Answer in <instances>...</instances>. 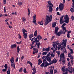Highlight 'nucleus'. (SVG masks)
Segmentation results:
<instances>
[{"label": "nucleus", "mask_w": 74, "mask_h": 74, "mask_svg": "<svg viewBox=\"0 0 74 74\" xmlns=\"http://www.w3.org/2000/svg\"><path fill=\"white\" fill-rule=\"evenodd\" d=\"M62 30H61L60 32L61 33H62V34L63 33L64 34V31H65V30H66V27H63V28H62Z\"/></svg>", "instance_id": "obj_15"}, {"label": "nucleus", "mask_w": 74, "mask_h": 74, "mask_svg": "<svg viewBox=\"0 0 74 74\" xmlns=\"http://www.w3.org/2000/svg\"><path fill=\"white\" fill-rule=\"evenodd\" d=\"M59 30V27H55V32L56 33L58 32V31Z\"/></svg>", "instance_id": "obj_19"}, {"label": "nucleus", "mask_w": 74, "mask_h": 74, "mask_svg": "<svg viewBox=\"0 0 74 74\" xmlns=\"http://www.w3.org/2000/svg\"><path fill=\"white\" fill-rule=\"evenodd\" d=\"M32 70H33V72L32 73V74H35L36 73V70L35 66H34V68L33 69H32Z\"/></svg>", "instance_id": "obj_14"}, {"label": "nucleus", "mask_w": 74, "mask_h": 74, "mask_svg": "<svg viewBox=\"0 0 74 74\" xmlns=\"http://www.w3.org/2000/svg\"><path fill=\"white\" fill-rule=\"evenodd\" d=\"M10 68H8V70L7 72V74H10Z\"/></svg>", "instance_id": "obj_28"}, {"label": "nucleus", "mask_w": 74, "mask_h": 74, "mask_svg": "<svg viewBox=\"0 0 74 74\" xmlns=\"http://www.w3.org/2000/svg\"><path fill=\"white\" fill-rule=\"evenodd\" d=\"M60 61H61L62 60H64L65 59V58L64 57V53H61V55L60 56Z\"/></svg>", "instance_id": "obj_6"}, {"label": "nucleus", "mask_w": 74, "mask_h": 74, "mask_svg": "<svg viewBox=\"0 0 74 74\" xmlns=\"http://www.w3.org/2000/svg\"><path fill=\"white\" fill-rule=\"evenodd\" d=\"M62 71L63 72L64 71H65V69L64 68L62 67Z\"/></svg>", "instance_id": "obj_57"}, {"label": "nucleus", "mask_w": 74, "mask_h": 74, "mask_svg": "<svg viewBox=\"0 0 74 74\" xmlns=\"http://www.w3.org/2000/svg\"><path fill=\"white\" fill-rule=\"evenodd\" d=\"M66 24L65 23H64L63 24H62V25L61 26V27L62 28H64V26H65L66 25Z\"/></svg>", "instance_id": "obj_39"}, {"label": "nucleus", "mask_w": 74, "mask_h": 74, "mask_svg": "<svg viewBox=\"0 0 74 74\" xmlns=\"http://www.w3.org/2000/svg\"><path fill=\"white\" fill-rule=\"evenodd\" d=\"M63 42H62V45L64 44V46L62 47L61 45H58V49L59 50L61 48V49L62 51H64V50L66 51V48L65 47H66L67 40H63Z\"/></svg>", "instance_id": "obj_1"}, {"label": "nucleus", "mask_w": 74, "mask_h": 74, "mask_svg": "<svg viewBox=\"0 0 74 74\" xmlns=\"http://www.w3.org/2000/svg\"><path fill=\"white\" fill-rule=\"evenodd\" d=\"M64 8V5L63 3H61L60 5H59V9L61 11H62Z\"/></svg>", "instance_id": "obj_7"}, {"label": "nucleus", "mask_w": 74, "mask_h": 74, "mask_svg": "<svg viewBox=\"0 0 74 74\" xmlns=\"http://www.w3.org/2000/svg\"><path fill=\"white\" fill-rule=\"evenodd\" d=\"M23 31V34H25V32H27V31L24 28H23V29L22 30Z\"/></svg>", "instance_id": "obj_26"}, {"label": "nucleus", "mask_w": 74, "mask_h": 74, "mask_svg": "<svg viewBox=\"0 0 74 74\" xmlns=\"http://www.w3.org/2000/svg\"><path fill=\"white\" fill-rule=\"evenodd\" d=\"M5 68V69H7L8 68V66L7 65V64H5V66H4Z\"/></svg>", "instance_id": "obj_48"}, {"label": "nucleus", "mask_w": 74, "mask_h": 74, "mask_svg": "<svg viewBox=\"0 0 74 74\" xmlns=\"http://www.w3.org/2000/svg\"><path fill=\"white\" fill-rule=\"evenodd\" d=\"M11 66H12L13 68H14V69L15 68L16 63H11Z\"/></svg>", "instance_id": "obj_17"}, {"label": "nucleus", "mask_w": 74, "mask_h": 74, "mask_svg": "<svg viewBox=\"0 0 74 74\" xmlns=\"http://www.w3.org/2000/svg\"><path fill=\"white\" fill-rule=\"evenodd\" d=\"M45 51H46V49L45 48H43L42 52H44Z\"/></svg>", "instance_id": "obj_47"}, {"label": "nucleus", "mask_w": 74, "mask_h": 74, "mask_svg": "<svg viewBox=\"0 0 74 74\" xmlns=\"http://www.w3.org/2000/svg\"><path fill=\"white\" fill-rule=\"evenodd\" d=\"M46 22L45 23V26H46L51 21L52 19V16L51 15L50 16V17L48 15L46 16Z\"/></svg>", "instance_id": "obj_3"}, {"label": "nucleus", "mask_w": 74, "mask_h": 74, "mask_svg": "<svg viewBox=\"0 0 74 74\" xmlns=\"http://www.w3.org/2000/svg\"><path fill=\"white\" fill-rule=\"evenodd\" d=\"M52 63L51 62H50L49 63H48L47 62H46V63H45V65L44 66V68L47 67L48 66H49L51 65Z\"/></svg>", "instance_id": "obj_8"}, {"label": "nucleus", "mask_w": 74, "mask_h": 74, "mask_svg": "<svg viewBox=\"0 0 74 74\" xmlns=\"http://www.w3.org/2000/svg\"><path fill=\"white\" fill-rule=\"evenodd\" d=\"M48 53V52L47 51L46 52H43L42 53V55H46Z\"/></svg>", "instance_id": "obj_38"}, {"label": "nucleus", "mask_w": 74, "mask_h": 74, "mask_svg": "<svg viewBox=\"0 0 74 74\" xmlns=\"http://www.w3.org/2000/svg\"><path fill=\"white\" fill-rule=\"evenodd\" d=\"M64 21L63 20H60V23L61 25H62L64 24Z\"/></svg>", "instance_id": "obj_21"}, {"label": "nucleus", "mask_w": 74, "mask_h": 74, "mask_svg": "<svg viewBox=\"0 0 74 74\" xmlns=\"http://www.w3.org/2000/svg\"><path fill=\"white\" fill-rule=\"evenodd\" d=\"M21 42H22V41H20V42H16V43H17V44H21Z\"/></svg>", "instance_id": "obj_58"}, {"label": "nucleus", "mask_w": 74, "mask_h": 74, "mask_svg": "<svg viewBox=\"0 0 74 74\" xmlns=\"http://www.w3.org/2000/svg\"><path fill=\"white\" fill-rule=\"evenodd\" d=\"M53 5H49V12H52L53 11Z\"/></svg>", "instance_id": "obj_11"}, {"label": "nucleus", "mask_w": 74, "mask_h": 74, "mask_svg": "<svg viewBox=\"0 0 74 74\" xmlns=\"http://www.w3.org/2000/svg\"><path fill=\"white\" fill-rule=\"evenodd\" d=\"M48 3L49 5H52V3L50 1H48Z\"/></svg>", "instance_id": "obj_54"}, {"label": "nucleus", "mask_w": 74, "mask_h": 74, "mask_svg": "<svg viewBox=\"0 0 74 74\" xmlns=\"http://www.w3.org/2000/svg\"><path fill=\"white\" fill-rule=\"evenodd\" d=\"M50 55H51V58H53L55 56V55L53 54V53H52L51 54H50Z\"/></svg>", "instance_id": "obj_34"}, {"label": "nucleus", "mask_w": 74, "mask_h": 74, "mask_svg": "<svg viewBox=\"0 0 74 74\" xmlns=\"http://www.w3.org/2000/svg\"><path fill=\"white\" fill-rule=\"evenodd\" d=\"M37 30L35 31V32H34V36L35 37H37Z\"/></svg>", "instance_id": "obj_29"}, {"label": "nucleus", "mask_w": 74, "mask_h": 74, "mask_svg": "<svg viewBox=\"0 0 74 74\" xmlns=\"http://www.w3.org/2000/svg\"><path fill=\"white\" fill-rule=\"evenodd\" d=\"M72 67H71V66H69L68 67V69L69 70H72Z\"/></svg>", "instance_id": "obj_42"}, {"label": "nucleus", "mask_w": 74, "mask_h": 74, "mask_svg": "<svg viewBox=\"0 0 74 74\" xmlns=\"http://www.w3.org/2000/svg\"><path fill=\"white\" fill-rule=\"evenodd\" d=\"M22 4V3L21 2H18V5L19 6H21Z\"/></svg>", "instance_id": "obj_43"}, {"label": "nucleus", "mask_w": 74, "mask_h": 74, "mask_svg": "<svg viewBox=\"0 0 74 74\" xmlns=\"http://www.w3.org/2000/svg\"><path fill=\"white\" fill-rule=\"evenodd\" d=\"M54 38H55V36H52V37H51V40H52L54 39Z\"/></svg>", "instance_id": "obj_60"}, {"label": "nucleus", "mask_w": 74, "mask_h": 74, "mask_svg": "<svg viewBox=\"0 0 74 74\" xmlns=\"http://www.w3.org/2000/svg\"><path fill=\"white\" fill-rule=\"evenodd\" d=\"M26 19L24 17H23L22 18V22H25L26 21Z\"/></svg>", "instance_id": "obj_18"}, {"label": "nucleus", "mask_w": 74, "mask_h": 74, "mask_svg": "<svg viewBox=\"0 0 74 74\" xmlns=\"http://www.w3.org/2000/svg\"><path fill=\"white\" fill-rule=\"evenodd\" d=\"M27 64H31L32 63L30 61H28L27 62Z\"/></svg>", "instance_id": "obj_49"}, {"label": "nucleus", "mask_w": 74, "mask_h": 74, "mask_svg": "<svg viewBox=\"0 0 74 74\" xmlns=\"http://www.w3.org/2000/svg\"><path fill=\"white\" fill-rule=\"evenodd\" d=\"M42 38L41 36H40V35H38L37 37L35 38V40L33 41V42H36V45H37V47L38 48H40L39 46L41 45V43H39L40 39H42Z\"/></svg>", "instance_id": "obj_2"}, {"label": "nucleus", "mask_w": 74, "mask_h": 74, "mask_svg": "<svg viewBox=\"0 0 74 74\" xmlns=\"http://www.w3.org/2000/svg\"><path fill=\"white\" fill-rule=\"evenodd\" d=\"M34 37V34H31L29 35V38H32Z\"/></svg>", "instance_id": "obj_30"}, {"label": "nucleus", "mask_w": 74, "mask_h": 74, "mask_svg": "<svg viewBox=\"0 0 74 74\" xmlns=\"http://www.w3.org/2000/svg\"><path fill=\"white\" fill-rule=\"evenodd\" d=\"M69 57H70V58L71 60H73V57L72 56H71Z\"/></svg>", "instance_id": "obj_52"}, {"label": "nucleus", "mask_w": 74, "mask_h": 74, "mask_svg": "<svg viewBox=\"0 0 74 74\" xmlns=\"http://www.w3.org/2000/svg\"><path fill=\"white\" fill-rule=\"evenodd\" d=\"M2 16H7L8 15L7 14H3L2 15Z\"/></svg>", "instance_id": "obj_61"}, {"label": "nucleus", "mask_w": 74, "mask_h": 74, "mask_svg": "<svg viewBox=\"0 0 74 74\" xmlns=\"http://www.w3.org/2000/svg\"><path fill=\"white\" fill-rule=\"evenodd\" d=\"M43 21H40H40H39L38 23V24H40L42 26L43 25Z\"/></svg>", "instance_id": "obj_23"}, {"label": "nucleus", "mask_w": 74, "mask_h": 74, "mask_svg": "<svg viewBox=\"0 0 74 74\" xmlns=\"http://www.w3.org/2000/svg\"><path fill=\"white\" fill-rule=\"evenodd\" d=\"M64 18L65 19L64 21V22L65 23H69V21L70 19V18L69 17V16L67 15H66L64 16Z\"/></svg>", "instance_id": "obj_4"}, {"label": "nucleus", "mask_w": 74, "mask_h": 74, "mask_svg": "<svg viewBox=\"0 0 74 74\" xmlns=\"http://www.w3.org/2000/svg\"><path fill=\"white\" fill-rule=\"evenodd\" d=\"M36 14H34V16H33V23H35V25H37V24L36 23Z\"/></svg>", "instance_id": "obj_10"}, {"label": "nucleus", "mask_w": 74, "mask_h": 74, "mask_svg": "<svg viewBox=\"0 0 74 74\" xmlns=\"http://www.w3.org/2000/svg\"><path fill=\"white\" fill-rule=\"evenodd\" d=\"M7 70V69L5 68V69H2V71L3 72H6Z\"/></svg>", "instance_id": "obj_36"}, {"label": "nucleus", "mask_w": 74, "mask_h": 74, "mask_svg": "<svg viewBox=\"0 0 74 74\" xmlns=\"http://www.w3.org/2000/svg\"><path fill=\"white\" fill-rule=\"evenodd\" d=\"M57 72V71L56 70H54V74H56Z\"/></svg>", "instance_id": "obj_62"}, {"label": "nucleus", "mask_w": 74, "mask_h": 74, "mask_svg": "<svg viewBox=\"0 0 74 74\" xmlns=\"http://www.w3.org/2000/svg\"><path fill=\"white\" fill-rule=\"evenodd\" d=\"M55 34H56V36H60L62 34V33L60 31H59V32H57L56 33L55 32Z\"/></svg>", "instance_id": "obj_12"}, {"label": "nucleus", "mask_w": 74, "mask_h": 74, "mask_svg": "<svg viewBox=\"0 0 74 74\" xmlns=\"http://www.w3.org/2000/svg\"><path fill=\"white\" fill-rule=\"evenodd\" d=\"M10 61L12 63H14V58H13V57H12V58L11 59Z\"/></svg>", "instance_id": "obj_24"}, {"label": "nucleus", "mask_w": 74, "mask_h": 74, "mask_svg": "<svg viewBox=\"0 0 74 74\" xmlns=\"http://www.w3.org/2000/svg\"><path fill=\"white\" fill-rule=\"evenodd\" d=\"M42 63V61L41 60V59H39L38 60V65H40Z\"/></svg>", "instance_id": "obj_27"}, {"label": "nucleus", "mask_w": 74, "mask_h": 74, "mask_svg": "<svg viewBox=\"0 0 74 74\" xmlns=\"http://www.w3.org/2000/svg\"><path fill=\"white\" fill-rule=\"evenodd\" d=\"M24 58V56H22L21 58V60L22 61Z\"/></svg>", "instance_id": "obj_63"}, {"label": "nucleus", "mask_w": 74, "mask_h": 74, "mask_svg": "<svg viewBox=\"0 0 74 74\" xmlns=\"http://www.w3.org/2000/svg\"><path fill=\"white\" fill-rule=\"evenodd\" d=\"M50 51V47H49L46 49V51L49 52Z\"/></svg>", "instance_id": "obj_31"}, {"label": "nucleus", "mask_w": 74, "mask_h": 74, "mask_svg": "<svg viewBox=\"0 0 74 74\" xmlns=\"http://www.w3.org/2000/svg\"><path fill=\"white\" fill-rule=\"evenodd\" d=\"M51 62L52 63L55 64L57 62V60L56 58H54L53 60H52L51 61Z\"/></svg>", "instance_id": "obj_16"}, {"label": "nucleus", "mask_w": 74, "mask_h": 74, "mask_svg": "<svg viewBox=\"0 0 74 74\" xmlns=\"http://www.w3.org/2000/svg\"><path fill=\"white\" fill-rule=\"evenodd\" d=\"M72 1L73 2L72 3V8L70 9L71 12L73 13L74 12V0H72Z\"/></svg>", "instance_id": "obj_5"}, {"label": "nucleus", "mask_w": 74, "mask_h": 74, "mask_svg": "<svg viewBox=\"0 0 74 74\" xmlns=\"http://www.w3.org/2000/svg\"><path fill=\"white\" fill-rule=\"evenodd\" d=\"M16 47V44H14L12 45H11V48H15Z\"/></svg>", "instance_id": "obj_22"}, {"label": "nucleus", "mask_w": 74, "mask_h": 74, "mask_svg": "<svg viewBox=\"0 0 74 74\" xmlns=\"http://www.w3.org/2000/svg\"><path fill=\"white\" fill-rule=\"evenodd\" d=\"M51 57H49L48 58H47V60L48 61V62H50L51 61Z\"/></svg>", "instance_id": "obj_20"}, {"label": "nucleus", "mask_w": 74, "mask_h": 74, "mask_svg": "<svg viewBox=\"0 0 74 74\" xmlns=\"http://www.w3.org/2000/svg\"><path fill=\"white\" fill-rule=\"evenodd\" d=\"M50 73H51L52 74H53V70L52 69H50Z\"/></svg>", "instance_id": "obj_35"}, {"label": "nucleus", "mask_w": 74, "mask_h": 74, "mask_svg": "<svg viewBox=\"0 0 74 74\" xmlns=\"http://www.w3.org/2000/svg\"><path fill=\"white\" fill-rule=\"evenodd\" d=\"M56 22H55L54 23H53L52 24V27H55L56 26Z\"/></svg>", "instance_id": "obj_25"}, {"label": "nucleus", "mask_w": 74, "mask_h": 74, "mask_svg": "<svg viewBox=\"0 0 74 74\" xmlns=\"http://www.w3.org/2000/svg\"><path fill=\"white\" fill-rule=\"evenodd\" d=\"M55 43H53V47L55 49L56 51L57 50V45H59V43L58 42H56Z\"/></svg>", "instance_id": "obj_9"}, {"label": "nucleus", "mask_w": 74, "mask_h": 74, "mask_svg": "<svg viewBox=\"0 0 74 74\" xmlns=\"http://www.w3.org/2000/svg\"><path fill=\"white\" fill-rule=\"evenodd\" d=\"M50 55V53L49 52V53H48L47 54V56H46V58H47L49 57V56Z\"/></svg>", "instance_id": "obj_41"}, {"label": "nucleus", "mask_w": 74, "mask_h": 74, "mask_svg": "<svg viewBox=\"0 0 74 74\" xmlns=\"http://www.w3.org/2000/svg\"><path fill=\"white\" fill-rule=\"evenodd\" d=\"M71 19H72V21L74 20V16H72Z\"/></svg>", "instance_id": "obj_45"}, {"label": "nucleus", "mask_w": 74, "mask_h": 74, "mask_svg": "<svg viewBox=\"0 0 74 74\" xmlns=\"http://www.w3.org/2000/svg\"><path fill=\"white\" fill-rule=\"evenodd\" d=\"M18 38L19 39H21V34H18Z\"/></svg>", "instance_id": "obj_50"}, {"label": "nucleus", "mask_w": 74, "mask_h": 74, "mask_svg": "<svg viewBox=\"0 0 74 74\" xmlns=\"http://www.w3.org/2000/svg\"><path fill=\"white\" fill-rule=\"evenodd\" d=\"M23 71L24 73H26L27 71H26V69H24Z\"/></svg>", "instance_id": "obj_44"}, {"label": "nucleus", "mask_w": 74, "mask_h": 74, "mask_svg": "<svg viewBox=\"0 0 74 74\" xmlns=\"http://www.w3.org/2000/svg\"><path fill=\"white\" fill-rule=\"evenodd\" d=\"M71 70V71L69 70L68 71L70 73H73V70Z\"/></svg>", "instance_id": "obj_56"}, {"label": "nucleus", "mask_w": 74, "mask_h": 74, "mask_svg": "<svg viewBox=\"0 0 74 74\" xmlns=\"http://www.w3.org/2000/svg\"><path fill=\"white\" fill-rule=\"evenodd\" d=\"M20 51V49L19 48V46H18L17 47V51L18 53H19Z\"/></svg>", "instance_id": "obj_33"}, {"label": "nucleus", "mask_w": 74, "mask_h": 74, "mask_svg": "<svg viewBox=\"0 0 74 74\" xmlns=\"http://www.w3.org/2000/svg\"><path fill=\"white\" fill-rule=\"evenodd\" d=\"M23 71V68L22 67H21L20 69L19 72H21L22 71Z\"/></svg>", "instance_id": "obj_32"}, {"label": "nucleus", "mask_w": 74, "mask_h": 74, "mask_svg": "<svg viewBox=\"0 0 74 74\" xmlns=\"http://www.w3.org/2000/svg\"><path fill=\"white\" fill-rule=\"evenodd\" d=\"M64 16L62 15V16L60 17V20H63V18L64 17Z\"/></svg>", "instance_id": "obj_53"}, {"label": "nucleus", "mask_w": 74, "mask_h": 74, "mask_svg": "<svg viewBox=\"0 0 74 74\" xmlns=\"http://www.w3.org/2000/svg\"><path fill=\"white\" fill-rule=\"evenodd\" d=\"M71 53H69L68 54V57H70V56H71Z\"/></svg>", "instance_id": "obj_55"}, {"label": "nucleus", "mask_w": 74, "mask_h": 74, "mask_svg": "<svg viewBox=\"0 0 74 74\" xmlns=\"http://www.w3.org/2000/svg\"><path fill=\"white\" fill-rule=\"evenodd\" d=\"M45 65L44 64V62H43L42 64H41L40 66L41 67H44V65Z\"/></svg>", "instance_id": "obj_40"}, {"label": "nucleus", "mask_w": 74, "mask_h": 74, "mask_svg": "<svg viewBox=\"0 0 74 74\" xmlns=\"http://www.w3.org/2000/svg\"><path fill=\"white\" fill-rule=\"evenodd\" d=\"M46 62H47V61H46V60H45V59L43 60V62L44 63H46Z\"/></svg>", "instance_id": "obj_51"}, {"label": "nucleus", "mask_w": 74, "mask_h": 74, "mask_svg": "<svg viewBox=\"0 0 74 74\" xmlns=\"http://www.w3.org/2000/svg\"><path fill=\"white\" fill-rule=\"evenodd\" d=\"M6 4V0H3V4Z\"/></svg>", "instance_id": "obj_59"}, {"label": "nucleus", "mask_w": 74, "mask_h": 74, "mask_svg": "<svg viewBox=\"0 0 74 74\" xmlns=\"http://www.w3.org/2000/svg\"><path fill=\"white\" fill-rule=\"evenodd\" d=\"M28 15L29 16V14H30V9H29V8H28Z\"/></svg>", "instance_id": "obj_46"}, {"label": "nucleus", "mask_w": 74, "mask_h": 74, "mask_svg": "<svg viewBox=\"0 0 74 74\" xmlns=\"http://www.w3.org/2000/svg\"><path fill=\"white\" fill-rule=\"evenodd\" d=\"M58 10H59L58 7H57V8H56V11L57 12L58 11Z\"/></svg>", "instance_id": "obj_64"}, {"label": "nucleus", "mask_w": 74, "mask_h": 74, "mask_svg": "<svg viewBox=\"0 0 74 74\" xmlns=\"http://www.w3.org/2000/svg\"><path fill=\"white\" fill-rule=\"evenodd\" d=\"M23 38L25 39H27V33H25V34H23Z\"/></svg>", "instance_id": "obj_13"}, {"label": "nucleus", "mask_w": 74, "mask_h": 74, "mask_svg": "<svg viewBox=\"0 0 74 74\" xmlns=\"http://www.w3.org/2000/svg\"><path fill=\"white\" fill-rule=\"evenodd\" d=\"M69 50H70V51H71V54L73 53V49H69Z\"/></svg>", "instance_id": "obj_37"}]
</instances>
